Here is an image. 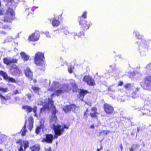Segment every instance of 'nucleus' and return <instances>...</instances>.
<instances>
[{
    "label": "nucleus",
    "instance_id": "1",
    "mask_svg": "<svg viewBox=\"0 0 151 151\" xmlns=\"http://www.w3.org/2000/svg\"><path fill=\"white\" fill-rule=\"evenodd\" d=\"M48 99V103L46 104L43 106V107L40 109L41 111H44L46 109L50 110V107L49 106V104H50L51 108L52 109V114L51 120L52 121H55L56 122L57 120V117L55 115L57 112V111L56 109V107L54 104V101L52 100V99L49 98Z\"/></svg>",
    "mask_w": 151,
    "mask_h": 151
},
{
    "label": "nucleus",
    "instance_id": "2",
    "mask_svg": "<svg viewBox=\"0 0 151 151\" xmlns=\"http://www.w3.org/2000/svg\"><path fill=\"white\" fill-rule=\"evenodd\" d=\"M53 129L55 133V138H57L58 137L62 135L64 132V129H68L69 125H67L64 124L63 127H61V126L58 124L55 125L53 124L52 125Z\"/></svg>",
    "mask_w": 151,
    "mask_h": 151
},
{
    "label": "nucleus",
    "instance_id": "3",
    "mask_svg": "<svg viewBox=\"0 0 151 151\" xmlns=\"http://www.w3.org/2000/svg\"><path fill=\"white\" fill-rule=\"evenodd\" d=\"M140 84L144 89L151 91V75L144 77Z\"/></svg>",
    "mask_w": 151,
    "mask_h": 151
},
{
    "label": "nucleus",
    "instance_id": "4",
    "mask_svg": "<svg viewBox=\"0 0 151 151\" xmlns=\"http://www.w3.org/2000/svg\"><path fill=\"white\" fill-rule=\"evenodd\" d=\"M15 13L13 10L9 8L6 11L4 17L3 21L4 22L11 23L15 18Z\"/></svg>",
    "mask_w": 151,
    "mask_h": 151
},
{
    "label": "nucleus",
    "instance_id": "5",
    "mask_svg": "<svg viewBox=\"0 0 151 151\" xmlns=\"http://www.w3.org/2000/svg\"><path fill=\"white\" fill-rule=\"evenodd\" d=\"M34 59V63L37 66H43L45 64V57L43 53L40 52H37L35 55Z\"/></svg>",
    "mask_w": 151,
    "mask_h": 151
},
{
    "label": "nucleus",
    "instance_id": "6",
    "mask_svg": "<svg viewBox=\"0 0 151 151\" xmlns=\"http://www.w3.org/2000/svg\"><path fill=\"white\" fill-rule=\"evenodd\" d=\"M70 90V89L69 88L68 85H63L60 89L55 91V95L59 96L63 93H68Z\"/></svg>",
    "mask_w": 151,
    "mask_h": 151
},
{
    "label": "nucleus",
    "instance_id": "7",
    "mask_svg": "<svg viewBox=\"0 0 151 151\" xmlns=\"http://www.w3.org/2000/svg\"><path fill=\"white\" fill-rule=\"evenodd\" d=\"M79 24L81 25V30H83V31H86L88 29L91 23L90 22L84 20H79L78 21Z\"/></svg>",
    "mask_w": 151,
    "mask_h": 151
},
{
    "label": "nucleus",
    "instance_id": "8",
    "mask_svg": "<svg viewBox=\"0 0 151 151\" xmlns=\"http://www.w3.org/2000/svg\"><path fill=\"white\" fill-rule=\"evenodd\" d=\"M103 109L105 113L107 114H111L114 112V108L113 106L107 103H105L104 104Z\"/></svg>",
    "mask_w": 151,
    "mask_h": 151
},
{
    "label": "nucleus",
    "instance_id": "9",
    "mask_svg": "<svg viewBox=\"0 0 151 151\" xmlns=\"http://www.w3.org/2000/svg\"><path fill=\"white\" fill-rule=\"evenodd\" d=\"M83 80L89 86H94L96 85L94 80L89 75L84 76Z\"/></svg>",
    "mask_w": 151,
    "mask_h": 151
},
{
    "label": "nucleus",
    "instance_id": "10",
    "mask_svg": "<svg viewBox=\"0 0 151 151\" xmlns=\"http://www.w3.org/2000/svg\"><path fill=\"white\" fill-rule=\"evenodd\" d=\"M0 75L4 80L8 81V82L15 83L18 82L14 78L8 76L7 73L3 70L0 71Z\"/></svg>",
    "mask_w": 151,
    "mask_h": 151
},
{
    "label": "nucleus",
    "instance_id": "11",
    "mask_svg": "<svg viewBox=\"0 0 151 151\" xmlns=\"http://www.w3.org/2000/svg\"><path fill=\"white\" fill-rule=\"evenodd\" d=\"M55 138V135L51 134H45V137L43 138L42 141L47 143H51Z\"/></svg>",
    "mask_w": 151,
    "mask_h": 151
},
{
    "label": "nucleus",
    "instance_id": "12",
    "mask_svg": "<svg viewBox=\"0 0 151 151\" xmlns=\"http://www.w3.org/2000/svg\"><path fill=\"white\" fill-rule=\"evenodd\" d=\"M89 92L86 90L80 89L78 94L77 95V98L81 101H83V99L85 96Z\"/></svg>",
    "mask_w": 151,
    "mask_h": 151
},
{
    "label": "nucleus",
    "instance_id": "13",
    "mask_svg": "<svg viewBox=\"0 0 151 151\" xmlns=\"http://www.w3.org/2000/svg\"><path fill=\"white\" fill-rule=\"evenodd\" d=\"M99 113L97 112V109L96 107H93L91 109V112L89 114V115L92 118H95L98 119V115Z\"/></svg>",
    "mask_w": 151,
    "mask_h": 151
},
{
    "label": "nucleus",
    "instance_id": "14",
    "mask_svg": "<svg viewBox=\"0 0 151 151\" xmlns=\"http://www.w3.org/2000/svg\"><path fill=\"white\" fill-rule=\"evenodd\" d=\"M40 34L38 32H35L30 36L28 40L29 41L35 42L38 40L39 38Z\"/></svg>",
    "mask_w": 151,
    "mask_h": 151
},
{
    "label": "nucleus",
    "instance_id": "15",
    "mask_svg": "<svg viewBox=\"0 0 151 151\" xmlns=\"http://www.w3.org/2000/svg\"><path fill=\"white\" fill-rule=\"evenodd\" d=\"M24 73L26 77L31 81L33 79V73L29 68L27 67L24 70Z\"/></svg>",
    "mask_w": 151,
    "mask_h": 151
},
{
    "label": "nucleus",
    "instance_id": "16",
    "mask_svg": "<svg viewBox=\"0 0 151 151\" xmlns=\"http://www.w3.org/2000/svg\"><path fill=\"white\" fill-rule=\"evenodd\" d=\"M9 70L10 74L12 75H15L20 74L21 71L18 67L16 66L15 67H12Z\"/></svg>",
    "mask_w": 151,
    "mask_h": 151
},
{
    "label": "nucleus",
    "instance_id": "17",
    "mask_svg": "<svg viewBox=\"0 0 151 151\" xmlns=\"http://www.w3.org/2000/svg\"><path fill=\"white\" fill-rule=\"evenodd\" d=\"M44 121L43 120H41L40 122V124L39 126L37 127L35 130V132L37 134H38L40 132L41 129H43L45 128L44 125Z\"/></svg>",
    "mask_w": 151,
    "mask_h": 151
},
{
    "label": "nucleus",
    "instance_id": "18",
    "mask_svg": "<svg viewBox=\"0 0 151 151\" xmlns=\"http://www.w3.org/2000/svg\"><path fill=\"white\" fill-rule=\"evenodd\" d=\"M28 124L27 127L28 129L31 131L33 126L34 119L32 116H30L28 118Z\"/></svg>",
    "mask_w": 151,
    "mask_h": 151
},
{
    "label": "nucleus",
    "instance_id": "19",
    "mask_svg": "<svg viewBox=\"0 0 151 151\" xmlns=\"http://www.w3.org/2000/svg\"><path fill=\"white\" fill-rule=\"evenodd\" d=\"M75 106H76L73 104L66 105L63 108V110L65 112L67 113L70 111Z\"/></svg>",
    "mask_w": 151,
    "mask_h": 151
},
{
    "label": "nucleus",
    "instance_id": "20",
    "mask_svg": "<svg viewBox=\"0 0 151 151\" xmlns=\"http://www.w3.org/2000/svg\"><path fill=\"white\" fill-rule=\"evenodd\" d=\"M27 122V120H26L25 122L24 125L20 131V132H21L22 133L21 135L22 136H24L25 135L27 132V130L26 129V126Z\"/></svg>",
    "mask_w": 151,
    "mask_h": 151
},
{
    "label": "nucleus",
    "instance_id": "21",
    "mask_svg": "<svg viewBox=\"0 0 151 151\" xmlns=\"http://www.w3.org/2000/svg\"><path fill=\"white\" fill-rule=\"evenodd\" d=\"M52 24L53 26L55 27H58L60 24V22L58 19L55 18L53 19L52 22Z\"/></svg>",
    "mask_w": 151,
    "mask_h": 151
},
{
    "label": "nucleus",
    "instance_id": "22",
    "mask_svg": "<svg viewBox=\"0 0 151 151\" xmlns=\"http://www.w3.org/2000/svg\"><path fill=\"white\" fill-rule=\"evenodd\" d=\"M22 108L23 109H25L27 113L31 112L33 110V108L31 106L27 105L23 106Z\"/></svg>",
    "mask_w": 151,
    "mask_h": 151
},
{
    "label": "nucleus",
    "instance_id": "23",
    "mask_svg": "<svg viewBox=\"0 0 151 151\" xmlns=\"http://www.w3.org/2000/svg\"><path fill=\"white\" fill-rule=\"evenodd\" d=\"M30 149L33 150L34 151H39L40 149V145H39L35 144L29 148Z\"/></svg>",
    "mask_w": 151,
    "mask_h": 151
},
{
    "label": "nucleus",
    "instance_id": "24",
    "mask_svg": "<svg viewBox=\"0 0 151 151\" xmlns=\"http://www.w3.org/2000/svg\"><path fill=\"white\" fill-rule=\"evenodd\" d=\"M85 31H83V30H81L78 33H77L76 34L74 35V37L75 38H76L77 37H80L82 36H83L84 35V32Z\"/></svg>",
    "mask_w": 151,
    "mask_h": 151
},
{
    "label": "nucleus",
    "instance_id": "25",
    "mask_svg": "<svg viewBox=\"0 0 151 151\" xmlns=\"http://www.w3.org/2000/svg\"><path fill=\"white\" fill-rule=\"evenodd\" d=\"M87 13L86 11L84 12L82 15L78 17V21L85 20V19L87 18Z\"/></svg>",
    "mask_w": 151,
    "mask_h": 151
},
{
    "label": "nucleus",
    "instance_id": "26",
    "mask_svg": "<svg viewBox=\"0 0 151 151\" xmlns=\"http://www.w3.org/2000/svg\"><path fill=\"white\" fill-rule=\"evenodd\" d=\"M20 55L24 61H27L29 59V57L24 52H21Z\"/></svg>",
    "mask_w": 151,
    "mask_h": 151
},
{
    "label": "nucleus",
    "instance_id": "27",
    "mask_svg": "<svg viewBox=\"0 0 151 151\" xmlns=\"http://www.w3.org/2000/svg\"><path fill=\"white\" fill-rule=\"evenodd\" d=\"M140 147L139 144H133L131 148H129V151H134V150L138 149Z\"/></svg>",
    "mask_w": 151,
    "mask_h": 151
},
{
    "label": "nucleus",
    "instance_id": "28",
    "mask_svg": "<svg viewBox=\"0 0 151 151\" xmlns=\"http://www.w3.org/2000/svg\"><path fill=\"white\" fill-rule=\"evenodd\" d=\"M139 88L137 87L136 88L135 91L133 92L132 94V97L135 98L137 96V93L139 91Z\"/></svg>",
    "mask_w": 151,
    "mask_h": 151
},
{
    "label": "nucleus",
    "instance_id": "29",
    "mask_svg": "<svg viewBox=\"0 0 151 151\" xmlns=\"http://www.w3.org/2000/svg\"><path fill=\"white\" fill-rule=\"evenodd\" d=\"M71 85L73 92H77L78 89V86L77 84L75 83H71Z\"/></svg>",
    "mask_w": 151,
    "mask_h": 151
},
{
    "label": "nucleus",
    "instance_id": "30",
    "mask_svg": "<svg viewBox=\"0 0 151 151\" xmlns=\"http://www.w3.org/2000/svg\"><path fill=\"white\" fill-rule=\"evenodd\" d=\"M4 63L7 65H9L11 64V60L7 58H5L3 59Z\"/></svg>",
    "mask_w": 151,
    "mask_h": 151
},
{
    "label": "nucleus",
    "instance_id": "31",
    "mask_svg": "<svg viewBox=\"0 0 151 151\" xmlns=\"http://www.w3.org/2000/svg\"><path fill=\"white\" fill-rule=\"evenodd\" d=\"M24 149V151L26 149L29 147V142L27 141H23V142Z\"/></svg>",
    "mask_w": 151,
    "mask_h": 151
},
{
    "label": "nucleus",
    "instance_id": "32",
    "mask_svg": "<svg viewBox=\"0 0 151 151\" xmlns=\"http://www.w3.org/2000/svg\"><path fill=\"white\" fill-rule=\"evenodd\" d=\"M132 84L130 83L125 84L124 86V88L126 90H129L131 89Z\"/></svg>",
    "mask_w": 151,
    "mask_h": 151
},
{
    "label": "nucleus",
    "instance_id": "33",
    "mask_svg": "<svg viewBox=\"0 0 151 151\" xmlns=\"http://www.w3.org/2000/svg\"><path fill=\"white\" fill-rule=\"evenodd\" d=\"M32 88L33 90V91L35 93L38 92L40 90V88L38 87L33 86H32Z\"/></svg>",
    "mask_w": 151,
    "mask_h": 151
},
{
    "label": "nucleus",
    "instance_id": "34",
    "mask_svg": "<svg viewBox=\"0 0 151 151\" xmlns=\"http://www.w3.org/2000/svg\"><path fill=\"white\" fill-rule=\"evenodd\" d=\"M0 91L4 93H6L8 91V89L7 88H3L0 86Z\"/></svg>",
    "mask_w": 151,
    "mask_h": 151
},
{
    "label": "nucleus",
    "instance_id": "35",
    "mask_svg": "<svg viewBox=\"0 0 151 151\" xmlns=\"http://www.w3.org/2000/svg\"><path fill=\"white\" fill-rule=\"evenodd\" d=\"M22 140L21 139H19L16 142V143L17 144H20V147H21L22 146V148L23 147V145H22Z\"/></svg>",
    "mask_w": 151,
    "mask_h": 151
},
{
    "label": "nucleus",
    "instance_id": "36",
    "mask_svg": "<svg viewBox=\"0 0 151 151\" xmlns=\"http://www.w3.org/2000/svg\"><path fill=\"white\" fill-rule=\"evenodd\" d=\"M3 29H10V26L8 25H4L2 27Z\"/></svg>",
    "mask_w": 151,
    "mask_h": 151
},
{
    "label": "nucleus",
    "instance_id": "37",
    "mask_svg": "<svg viewBox=\"0 0 151 151\" xmlns=\"http://www.w3.org/2000/svg\"><path fill=\"white\" fill-rule=\"evenodd\" d=\"M32 111L34 113L35 115H36V112L37 111V106H34L33 108V110Z\"/></svg>",
    "mask_w": 151,
    "mask_h": 151
},
{
    "label": "nucleus",
    "instance_id": "38",
    "mask_svg": "<svg viewBox=\"0 0 151 151\" xmlns=\"http://www.w3.org/2000/svg\"><path fill=\"white\" fill-rule=\"evenodd\" d=\"M0 98L2 100H5V101H6L7 99L6 98L3 96L2 95H1L0 94Z\"/></svg>",
    "mask_w": 151,
    "mask_h": 151
},
{
    "label": "nucleus",
    "instance_id": "39",
    "mask_svg": "<svg viewBox=\"0 0 151 151\" xmlns=\"http://www.w3.org/2000/svg\"><path fill=\"white\" fill-rule=\"evenodd\" d=\"M11 63H16L17 62L18 60L14 58L11 60Z\"/></svg>",
    "mask_w": 151,
    "mask_h": 151
},
{
    "label": "nucleus",
    "instance_id": "40",
    "mask_svg": "<svg viewBox=\"0 0 151 151\" xmlns=\"http://www.w3.org/2000/svg\"><path fill=\"white\" fill-rule=\"evenodd\" d=\"M118 86H122L123 84L124 83L123 81H119L118 82Z\"/></svg>",
    "mask_w": 151,
    "mask_h": 151
},
{
    "label": "nucleus",
    "instance_id": "41",
    "mask_svg": "<svg viewBox=\"0 0 151 151\" xmlns=\"http://www.w3.org/2000/svg\"><path fill=\"white\" fill-rule=\"evenodd\" d=\"M68 71L70 73H73V70L71 67L70 66L68 68Z\"/></svg>",
    "mask_w": 151,
    "mask_h": 151
},
{
    "label": "nucleus",
    "instance_id": "42",
    "mask_svg": "<svg viewBox=\"0 0 151 151\" xmlns=\"http://www.w3.org/2000/svg\"><path fill=\"white\" fill-rule=\"evenodd\" d=\"M111 86H110L108 88L107 90L108 91H114V90L111 88Z\"/></svg>",
    "mask_w": 151,
    "mask_h": 151
},
{
    "label": "nucleus",
    "instance_id": "43",
    "mask_svg": "<svg viewBox=\"0 0 151 151\" xmlns=\"http://www.w3.org/2000/svg\"><path fill=\"white\" fill-rule=\"evenodd\" d=\"M88 112V109H87L86 110V111L84 113V116L85 117L86 116V119L87 118V113Z\"/></svg>",
    "mask_w": 151,
    "mask_h": 151
},
{
    "label": "nucleus",
    "instance_id": "44",
    "mask_svg": "<svg viewBox=\"0 0 151 151\" xmlns=\"http://www.w3.org/2000/svg\"><path fill=\"white\" fill-rule=\"evenodd\" d=\"M44 34L47 37H50V35L49 34V33L48 32H46L44 33Z\"/></svg>",
    "mask_w": 151,
    "mask_h": 151
},
{
    "label": "nucleus",
    "instance_id": "45",
    "mask_svg": "<svg viewBox=\"0 0 151 151\" xmlns=\"http://www.w3.org/2000/svg\"><path fill=\"white\" fill-rule=\"evenodd\" d=\"M4 13V11L3 9H0V15H3Z\"/></svg>",
    "mask_w": 151,
    "mask_h": 151
},
{
    "label": "nucleus",
    "instance_id": "46",
    "mask_svg": "<svg viewBox=\"0 0 151 151\" xmlns=\"http://www.w3.org/2000/svg\"><path fill=\"white\" fill-rule=\"evenodd\" d=\"M19 93V91L17 90H15L13 91V94L14 95H16L17 94Z\"/></svg>",
    "mask_w": 151,
    "mask_h": 151
},
{
    "label": "nucleus",
    "instance_id": "47",
    "mask_svg": "<svg viewBox=\"0 0 151 151\" xmlns=\"http://www.w3.org/2000/svg\"><path fill=\"white\" fill-rule=\"evenodd\" d=\"M26 96H27L28 99H30L31 98V95L30 94H27L26 95Z\"/></svg>",
    "mask_w": 151,
    "mask_h": 151
},
{
    "label": "nucleus",
    "instance_id": "48",
    "mask_svg": "<svg viewBox=\"0 0 151 151\" xmlns=\"http://www.w3.org/2000/svg\"><path fill=\"white\" fill-rule=\"evenodd\" d=\"M48 90L49 91H53L54 90V88L51 87V88H50L48 89Z\"/></svg>",
    "mask_w": 151,
    "mask_h": 151
},
{
    "label": "nucleus",
    "instance_id": "49",
    "mask_svg": "<svg viewBox=\"0 0 151 151\" xmlns=\"http://www.w3.org/2000/svg\"><path fill=\"white\" fill-rule=\"evenodd\" d=\"M86 104L88 106H91L92 105V104L91 102L86 103Z\"/></svg>",
    "mask_w": 151,
    "mask_h": 151
},
{
    "label": "nucleus",
    "instance_id": "50",
    "mask_svg": "<svg viewBox=\"0 0 151 151\" xmlns=\"http://www.w3.org/2000/svg\"><path fill=\"white\" fill-rule=\"evenodd\" d=\"M45 151H51V148L49 147L48 148L45 149Z\"/></svg>",
    "mask_w": 151,
    "mask_h": 151
},
{
    "label": "nucleus",
    "instance_id": "51",
    "mask_svg": "<svg viewBox=\"0 0 151 151\" xmlns=\"http://www.w3.org/2000/svg\"><path fill=\"white\" fill-rule=\"evenodd\" d=\"M18 150L19 151H24L23 148H22V146L21 147H20L18 149Z\"/></svg>",
    "mask_w": 151,
    "mask_h": 151
},
{
    "label": "nucleus",
    "instance_id": "52",
    "mask_svg": "<svg viewBox=\"0 0 151 151\" xmlns=\"http://www.w3.org/2000/svg\"><path fill=\"white\" fill-rule=\"evenodd\" d=\"M0 33L1 34H4V35H6V32L3 31H1L0 32Z\"/></svg>",
    "mask_w": 151,
    "mask_h": 151
},
{
    "label": "nucleus",
    "instance_id": "53",
    "mask_svg": "<svg viewBox=\"0 0 151 151\" xmlns=\"http://www.w3.org/2000/svg\"><path fill=\"white\" fill-rule=\"evenodd\" d=\"M94 126L93 125H91L90 127V128L91 129H94Z\"/></svg>",
    "mask_w": 151,
    "mask_h": 151
},
{
    "label": "nucleus",
    "instance_id": "54",
    "mask_svg": "<svg viewBox=\"0 0 151 151\" xmlns=\"http://www.w3.org/2000/svg\"><path fill=\"white\" fill-rule=\"evenodd\" d=\"M102 146H101V147L100 149L97 148V151H100L102 148Z\"/></svg>",
    "mask_w": 151,
    "mask_h": 151
},
{
    "label": "nucleus",
    "instance_id": "55",
    "mask_svg": "<svg viewBox=\"0 0 151 151\" xmlns=\"http://www.w3.org/2000/svg\"><path fill=\"white\" fill-rule=\"evenodd\" d=\"M55 95V92H54V93H53L52 94H51V96L52 97V96L54 95Z\"/></svg>",
    "mask_w": 151,
    "mask_h": 151
},
{
    "label": "nucleus",
    "instance_id": "56",
    "mask_svg": "<svg viewBox=\"0 0 151 151\" xmlns=\"http://www.w3.org/2000/svg\"><path fill=\"white\" fill-rule=\"evenodd\" d=\"M110 132V131H107L106 132V134H107L108 133H109Z\"/></svg>",
    "mask_w": 151,
    "mask_h": 151
},
{
    "label": "nucleus",
    "instance_id": "57",
    "mask_svg": "<svg viewBox=\"0 0 151 151\" xmlns=\"http://www.w3.org/2000/svg\"><path fill=\"white\" fill-rule=\"evenodd\" d=\"M33 81L35 83H36L37 82V81L36 79H35L33 80Z\"/></svg>",
    "mask_w": 151,
    "mask_h": 151
},
{
    "label": "nucleus",
    "instance_id": "58",
    "mask_svg": "<svg viewBox=\"0 0 151 151\" xmlns=\"http://www.w3.org/2000/svg\"><path fill=\"white\" fill-rule=\"evenodd\" d=\"M146 113H143V112H142V115H146Z\"/></svg>",
    "mask_w": 151,
    "mask_h": 151
},
{
    "label": "nucleus",
    "instance_id": "59",
    "mask_svg": "<svg viewBox=\"0 0 151 151\" xmlns=\"http://www.w3.org/2000/svg\"><path fill=\"white\" fill-rule=\"evenodd\" d=\"M29 8H28V9H26V12H27V11H28V10H29Z\"/></svg>",
    "mask_w": 151,
    "mask_h": 151
},
{
    "label": "nucleus",
    "instance_id": "60",
    "mask_svg": "<svg viewBox=\"0 0 151 151\" xmlns=\"http://www.w3.org/2000/svg\"><path fill=\"white\" fill-rule=\"evenodd\" d=\"M120 147H121V150H122V145Z\"/></svg>",
    "mask_w": 151,
    "mask_h": 151
},
{
    "label": "nucleus",
    "instance_id": "61",
    "mask_svg": "<svg viewBox=\"0 0 151 151\" xmlns=\"http://www.w3.org/2000/svg\"><path fill=\"white\" fill-rule=\"evenodd\" d=\"M62 14H60V15H59V16L60 17H62Z\"/></svg>",
    "mask_w": 151,
    "mask_h": 151
},
{
    "label": "nucleus",
    "instance_id": "62",
    "mask_svg": "<svg viewBox=\"0 0 151 151\" xmlns=\"http://www.w3.org/2000/svg\"><path fill=\"white\" fill-rule=\"evenodd\" d=\"M1 2L0 1V7H1Z\"/></svg>",
    "mask_w": 151,
    "mask_h": 151
},
{
    "label": "nucleus",
    "instance_id": "63",
    "mask_svg": "<svg viewBox=\"0 0 151 151\" xmlns=\"http://www.w3.org/2000/svg\"><path fill=\"white\" fill-rule=\"evenodd\" d=\"M137 132H139V129L138 128H137Z\"/></svg>",
    "mask_w": 151,
    "mask_h": 151
},
{
    "label": "nucleus",
    "instance_id": "64",
    "mask_svg": "<svg viewBox=\"0 0 151 151\" xmlns=\"http://www.w3.org/2000/svg\"><path fill=\"white\" fill-rule=\"evenodd\" d=\"M138 38L139 39H142V38H141L140 37H138Z\"/></svg>",
    "mask_w": 151,
    "mask_h": 151
}]
</instances>
